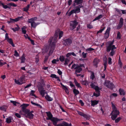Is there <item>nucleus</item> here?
Returning a JSON list of instances; mask_svg holds the SVG:
<instances>
[{
	"mask_svg": "<svg viewBox=\"0 0 126 126\" xmlns=\"http://www.w3.org/2000/svg\"><path fill=\"white\" fill-rule=\"evenodd\" d=\"M57 32L55 34H54V37H50L48 42L49 44L50 48L49 52V54L51 55L53 53L54 50L56 45V43L57 41Z\"/></svg>",
	"mask_w": 126,
	"mask_h": 126,
	"instance_id": "obj_1",
	"label": "nucleus"
},
{
	"mask_svg": "<svg viewBox=\"0 0 126 126\" xmlns=\"http://www.w3.org/2000/svg\"><path fill=\"white\" fill-rule=\"evenodd\" d=\"M29 105L28 104H23L22 105L20 106L21 110L19 111V113L25 116L29 111H30L29 110L26 109V107Z\"/></svg>",
	"mask_w": 126,
	"mask_h": 126,
	"instance_id": "obj_2",
	"label": "nucleus"
},
{
	"mask_svg": "<svg viewBox=\"0 0 126 126\" xmlns=\"http://www.w3.org/2000/svg\"><path fill=\"white\" fill-rule=\"evenodd\" d=\"M74 68L75 69H76L75 73V74H77V73H79L82 70V69L81 68L79 67L78 66V64H73L71 67V69H73Z\"/></svg>",
	"mask_w": 126,
	"mask_h": 126,
	"instance_id": "obj_3",
	"label": "nucleus"
},
{
	"mask_svg": "<svg viewBox=\"0 0 126 126\" xmlns=\"http://www.w3.org/2000/svg\"><path fill=\"white\" fill-rule=\"evenodd\" d=\"M119 112L118 110H113L110 114L111 115V118L113 120H114L119 114Z\"/></svg>",
	"mask_w": 126,
	"mask_h": 126,
	"instance_id": "obj_4",
	"label": "nucleus"
},
{
	"mask_svg": "<svg viewBox=\"0 0 126 126\" xmlns=\"http://www.w3.org/2000/svg\"><path fill=\"white\" fill-rule=\"evenodd\" d=\"M72 42V40L71 38H68L64 39L63 42V45L66 46H70Z\"/></svg>",
	"mask_w": 126,
	"mask_h": 126,
	"instance_id": "obj_5",
	"label": "nucleus"
},
{
	"mask_svg": "<svg viewBox=\"0 0 126 126\" xmlns=\"http://www.w3.org/2000/svg\"><path fill=\"white\" fill-rule=\"evenodd\" d=\"M104 85L111 89H112L114 87V86L113 83L110 81L107 80L105 81L104 83Z\"/></svg>",
	"mask_w": 126,
	"mask_h": 126,
	"instance_id": "obj_6",
	"label": "nucleus"
},
{
	"mask_svg": "<svg viewBox=\"0 0 126 126\" xmlns=\"http://www.w3.org/2000/svg\"><path fill=\"white\" fill-rule=\"evenodd\" d=\"M106 51L108 52H109L110 51V50H111V52L109 53V55L111 56H113L115 54V51L114 49H116V47H115V46H113L112 47H110V50H108L107 47H106Z\"/></svg>",
	"mask_w": 126,
	"mask_h": 126,
	"instance_id": "obj_7",
	"label": "nucleus"
},
{
	"mask_svg": "<svg viewBox=\"0 0 126 126\" xmlns=\"http://www.w3.org/2000/svg\"><path fill=\"white\" fill-rule=\"evenodd\" d=\"M78 24V22H77L76 20L71 21L70 24V30H72L75 28Z\"/></svg>",
	"mask_w": 126,
	"mask_h": 126,
	"instance_id": "obj_8",
	"label": "nucleus"
},
{
	"mask_svg": "<svg viewBox=\"0 0 126 126\" xmlns=\"http://www.w3.org/2000/svg\"><path fill=\"white\" fill-rule=\"evenodd\" d=\"M56 32H57L56 33V34L57 35V37H58V35L59 34V39H61V38L63 37V32L62 31H61L60 29H58L55 31V34Z\"/></svg>",
	"mask_w": 126,
	"mask_h": 126,
	"instance_id": "obj_9",
	"label": "nucleus"
},
{
	"mask_svg": "<svg viewBox=\"0 0 126 126\" xmlns=\"http://www.w3.org/2000/svg\"><path fill=\"white\" fill-rule=\"evenodd\" d=\"M101 88H100L98 86H96L95 87L94 89L95 90V92L97 93H95L94 92L93 93V96L97 97L100 95V90H101Z\"/></svg>",
	"mask_w": 126,
	"mask_h": 126,
	"instance_id": "obj_10",
	"label": "nucleus"
},
{
	"mask_svg": "<svg viewBox=\"0 0 126 126\" xmlns=\"http://www.w3.org/2000/svg\"><path fill=\"white\" fill-rule=\"evenodd\" d=\"M23 18V16H22L20 17H17L15 19H13L10 18V20L8 21L7 22L9 23H14L18 21L19 20H20V19H22Z\"/></svg>",
	"mask_w": 126,
	"mask_h": 126,
	"instance_id": "obj_11",
	"label": "nucleus"
},
{
	"mask_svg": "<svg viewBox=\"0 0 126 126\" xmlns=\"http://www.w3.org/2000/svg\"><path fill=\"white\" fill-rule=\"evenodd\" d=\"M43 86H41L38 88V90L41 94L43 97L44 96V95L46 93V92H45V90H44Z\"/></svg>",
	"mask_w": 126,
	"mask_h": 126,
	"instance_id": "obj_12",
	"label": "nucleus"
},
{
	"mask_svg": "<svg viewBox=\"0 0 126 126\" xmlns=\"http://www.w3.org/2000/svg\"><path fill=\"white\" fill-rule=\"evenodd\" d=\"M114 42V40H113L112 41H109L107 42L106 43V47H107L108 50H110V47H112L113 46H114L113 45Z\"/></svg>",
	"mask_w": 126,
	"mask_h": 126,
	"instance_id": "obj_13",
	"label": "nucleus"
},
{
	"mask_svg": "<svg viewBox=\"0 0 126 126\" xmlns=\"http://www.w3.org/2000/svg\"><path fill=\"white\" fill-rule=\"evenodd\" d=\"M123 25V19L122 17H121L119 20V23L117 26V29H119L121 28Z\"/></svg>",
	"mask_w": 126,
	"mask_h": 126,
	"instance_id": "obj_14",
	"label": "nucleus"
},
{
	"mask_svg": "<svg viewBox=\"0 0 126 126\" xmlns=\"http://www.w3.org/2000/svg\"><path fill=\"white\" fill-rule=\"evenodd\" d=\"M111 28L110 27H108L107 29L105 32L104 33V38L105 39L108 38L110 34V31Z\"/></svg>",
	"mask_w": 126,
	"mask_h": 126,
	"instance_id": "obj_15",
	"label": "nucleus"
},
{
	"mask_svg": "<svg viewBox=\"0 0 126 126\" xmlns=\"http://www.w3.org/2000/svg\"><path fill=\"white\" fill-rule=\"evenodd\" d=\"M63 120L62 119H58L57 118L53 117L51 120L52 121L53 124L54 125H55L57 124L58 121Z\"/></svg>",
	"mask_w": 126,
	"mask_h": 126,
	"instance_id": "obj_16",
	"label": "nucleus"
},
{
	"mask_svg": "<svg viewBox=\"0 0 126 126\" xmlns=\"http://www.w3.org/2000/svg\"><path fill=\"white\" fill-rule=\"evenodd\" d=\"M46 113L48 118H47L46 119L47 120H50L53 118V115L49 111L46 112Z\"/></svg>",
	"mask_w": 126,
	"mask_h": 126,
	"instance_id": "obj_17",
	"label": "nucleus"
},
{
	"mask_svg": "<svg viewBox=\"0 0 126 126\" xmlns=\"http://www.w3.org/2000/svg\"><path fill=\"white\" fill-rule=\"evenodd\" d=\"M99 60L97 58H95L93 61V64L94 66L96 67H97V64L99 63Z\"/></svg>",
	"mask_w": 126,
	"mask_h": 126,
	"instance_id": "obj_18",
	"label": "nucleus"
},
{
	"mask_svg": "<svg viewBox=\"0 0 126 126\" xmlns=\"http://www.w3.org/2000/svg\"><path fill=\"white\" fill-rule=\"evenodd\" d=\"M34 116V115L31 113L30 112V111H29L26 116H25L26 117L29 118L30 119H32L33 118Z\"/></svg>",
	"mask_w": 126,
	"mask_h": 126,
	"instance_id": "obj_19",
	"label": "nucleus"
},
{
	"mask_svg": "<svg viewBox=\"0 0 126 126\" xmlns=\"http://www.w3.org/2000/svg\"><path fill=\"white\" fill-rule=\"evenodd\" d=\"M78 11L77 8L76 9H73L72 10L68 13V15L69 16H70L72 14L74 13H79L78 12Z\"/></svg>",
	"mask_w": 126,
	"mask_h": 126,
	"instance_id": "obj_20",
	"label": "nucleus"
},
{
	"mask_svg": "<svg viewBox=\"0 0 126 126\" xmlns=\"http://www.w3.org/2000/svg\"><path fill=\"white\" fill-rule=\"evenodd\" d=\"M71 123L68 124L65 122H63L62 123L60 124V126H71Z\"/></svg>",
	"mask_w": 126,
	"mask_h": 126,
	"instance_id": "obj_21",
	"label": "nucleus"
},
{
	"mask_svg": "<svg viewBox=\"0 0 126 126\" xmlns=\"http://www.w3.org/2000/svg\"><path fill=\"white\" fill-rule=\"evenodd\" d=\"M60 84L62 86V88L64 90L67 94H68L69 90L65 86L63 85L61 82Z\"/></svg>",
	"mask_w": 126,
	"mask_h": 126,
	"instance_id": "obj_22",
	"label": "nucleus"
},
{
	"mask_svg": "<svg viewBox=\"0 0 126 126\" xmlns=\"http://www.w3.org/2000/svg\"><path fill=\"white\" fill-rule=\"evenodd\" d=\"M50 77L53 78L57 79V80L58 81H61L59 78L58 77H57L56 75L55 74H51V75Z\"/></svg>",
	"mask_w": 126,
	"mask_h": 126,
	"instance_id": "obj_23",
	"label": "nucleus"
},
{
	"mask_svg": "<svg viewBox=\"0 0 126 126\" xmlns=\"http://www.w3.org/2000/svg\"><path fill=\"white\" fill-rule=\"evenodd\" d=\"M98 103V101H97L96 100H91V105L92 106H94L95 105H97Z\"/></svg>",
	"mask_w": 126,
	"mask_h": 126,
	"instance_id": "obj_24",
	"label": "nucleus"
},
{
	"mask_svg": "<svg viewBox=\"0 0 126 126\" xmlns=\"http://www.w3.org/2000/svg\"><path fill=\"white\" fill-rule=\"evenodd\" d=\"M83 0H74V2L76 3V5H78L81 4Z\"/></svg>",
	"mask_w": 126,
	"mask_h": 126,
	"instance_id": "obj_25",
	"label": "nucleus"
},
{
	"mask_svg": "<svg viewBox=\"0 0 126 126\" xmlns=\"http://www.w3.org/2000/svg\"><path fill=\"white\" fill-rule=\"evenodd\" d=\"M39 24V23H36L35 22H33L31 24V27L34 28H35L36 26Z\"/></svg>",
	"mask_w": 126,
	"mask_h": 126,
	"instance_id": "obj_26",
	"label": "nucleus"
},
{
	"mask_svg": "<svg viewBox=\"0 0 126 126\" xmlns=\"http://www.w3.org/2000/svg\"><path fill=\"white\" fill-rule=\"evenodd\" d=\"M7 40L9 44L12 45L13 47H15V45L14 44L11 38H9Z\"/></svg>",
	"mask_w": 126,
	"mask_h": 126,
	"instance_id": "obj_27",
	"label": "nucleus"
},
{
	"mask_svg": "<svg viewBox=\"0 0 126 126\" xmlns=\"http://www.w3.org/2000/svg\"><path fill=\"white\" fill-rule=\"evenodd\" d=\"M104 26V24H103L102 25V26L101 27V29L98 31L97 32V34H98L99 33H101L104 30L105 28V27H103V26Z\"/></svg>",
	"mask_w": 126,
	"mask_h": 126,
	"instance_id": "obj_28",
	"label": "nucleus"
},
{
	"mask_svg": "<svg viewBox=\"0 0 126 126\" xmlns=\"http://www.w3.org/2000/svg\"><path fill=\"white\" fill-rule=\"evenodd\" d=\"M119 92L120 93V94L121 95H124L125 94V93L124 92V90L123 89L121 88L119 89Z\"/></svg>",
	"mask_w": 126,
	"mask_h": 126,
	"instance_id": "obj_29",
	"label": "nucleus"
},
{
	"mask_svg": "<svg viewBox=\"0 0 126 126\" xmlns=\"http://www.w3.org/2000/svg\"><path fill=\"white\" fill-rule=\"evenodd\" d=\"M74 82L75 83L76 85L78 88H81V87L80 86V84L77 81L76 79L75 78L74 79Z\"/></svg>",
	"mask_w": 126,
	"mask_h": 126,
	"instance_id": "obj_30",
	"label": "nucleus"
},
{
	"mask_svg": "<svg viewBox=\"0 0 126 126\" xmlns=\"http://www.w3.org/2000/svg\"><path fill=\"white\" fill-rule=\"evenodd\" d=\"M83 117H84V118L86 119L87 120H89L90 118V116L86 114H84Z\"/></svg>",
	"mask_w": 126,
	"mask_h": 126,
	"instance_id": "obj_31",
	"label": "nucleus"
},
{
	"mask_svg": "<svg viewBox=\"0 0 126 126\" xmlns=\"http://www.w3.org/2000/svg\"><path fill=\"white\" fill-rule=\"evenodd\" d=\"M45 98L48 101H51L53 100L52 98L50 97L48 95H47L46 96H45Z\"/></svg>",
	"mask_w": 126,
	"mask_h": 126,
	"instance_id": "obj_32",
	"label": "nucleus"
},
{
	"mask_svg": "<svg viewBox=\"0 0 126 126\" xmlns=\"http://www.w3.org/2000/svg\"><path fill=\"white\" fill-rule=\"evenodd\" d=\"M20 59L21 60V63H24L25 60V56L24 55V54H23L22 56L20 58Z\"/></svg>",
	"mask_w": 126,
	"mask_h": 126,
	"instance_id": "obj_33",
	"label": "nucleus"
},
{
	"mask_svg": "<svg viewBox=\"0 0 126 126\" xmlns=\"http://www.w3.org/2000/svg\"><path fill=\"white\" fill-rule=\"evenodd\" d=\"M103 16L102 15H99L98 16L96 17L93 20V21H94L95 20L100 19Z\"/></svg>",
	"mask_w": 126,
	"mask_h": 126,
	"instance_id": "obj_34",
	"label": "nucleus"
},
{
	"mask_svg": "<svg viewBox=\"0 0 126 126\" xmlns=\"http://www.w3.org/2000/svg\"><path fill=\"white\" fill-rule=\"evenodd\" d=\"M83 7L82 4H80L78 5V6L76 7V8L77 9L78 11V12H80V8H83Z\"/></svg>",
	"mask_w": 126,
	"mask_h": 126,
	"instance_id": "obj_35",
	"label": "nucleus"
},
{
	"mask_svg": "<svg viewBox=\"0 0 126 126\" xmlns=\"http://www.w3.org/2000/svg\"><path fill=\"white\" fill-rule=\"evenodd\" d=\"M73 92L75 96H76L79 93V91L75 89H73Z\"/></svg>",
	"mask_w": 126,
	"mask_h": 126,
	"instance_id": "obj_36",
	"label": "nucleus"
},
{
	"mask_svg": "<svg viewBox=\"0 0 126 126\" xmlns=\"http://www.w3.org/2000/svg\"><path fill=\"white\" fill-rule=\"evenodd\" d=\"M12 118L11 117H9L6 119V122L8 123H10L11 122V119Z\"/></svg>",
	"mask_w": 126,
	"mask_h": 126,
	"instance_id": "obj_37",
	"label": "nucleus"
},
{
	"mask_svg": "<svg viewBox=\"0 0 126 126\" xmlns=\"http://www.w3.org/2000/svg\"><path fill=\"white\" fill-rule=\"evenodd\" d=\"M31 103L33 105L36 106L39 108H42V107L39 104H37V103H35L33 102L32 101H31Z\"/></svg>",
	"mask_w": 126,
	"mask_h": 126,
	"instance_id": "obj_38",
	"label": "nucleus"
},
{
	"mask_svg": "<svg viewBox=\"0 0 126 126\" xmlns=\"http://www.w3.org/2000/svg\"><path fill=\"white\" fill-rule=\"evenodd\" d=\"M30 5L29 4L27 6L24 8H23V9H24L23 11L25 12L29 10V9L30 7Z\"/></svg>",
	"mask_w": 126,
	"mask_h": 126,
	"instance_id": "obj_39",
	"label": "nucleus"
},
{
	"mask_svg": "<svg viewBox=\"0 0 126 126\" xmlns=\"http://www.w3.org/2000/svg\"><path fill=\"white\" fill-rule=\"evenodd\" d=\"M25 76H22L19 79V80L21 82H24L23 81L25 79Z\"/></svg>",
	"mask_w": 126,
	"mask_h": 126,
	"instance_id": "obj_40",
	"label": "nucleus"
},
{
	"mask_svg": "<svg viewBox=\"0 0 126 126\" xmlns=\"http://www.w3.org/2000/svg\"><path fill=\"white\" fill-rule=\"evenodd\" d=\"M26 27L25 26L23 27L22 28V32L24 34H25L26 33V31L25 30Z\"/></svg>",
	"mask_w": 126,
	"mask_h": 126,
	"instance_id": "obj_41",
	"label": "nucleus"
},
{
	"mask_svg": "<svg viewBox=\"0 0 126 126\" xmlns=\"http://www.w3.org/2000/svg\"><path fill=\"white\" fill-rule=\"evenodd\" d=\"M6 106H3L2 107H0V110H2L4 111L5 112L6 111Z\"/></svg>",
	"mask_w": 126,
	"mask_h": 126,
	"instance_id": "obj_42",
	"label": "nucleus"
},
{
	"mask_svg": "<svg viewBox=\"0 0 126 126\" xmlns=\"http://www.w3.org/2000/svg\"><path fill=\"white\" fill-rule=\"evenodd\" d=\"M121 34L120 32L118 31L117 32V37L116 39H120L121 38Z\"/></svg>",
	"mask_w": 126,
	"mask_h": 126,
	"instance_id": "obj_43",
	"label": "nucleus"
},
{
	"mask_svg": "<svg viewBox=\"0 0 126 126\" xmlns=\"http://www.w3.org/2000/svg\"><path fill=\"white\" fill-rule=\"evenodd\" d=\"M17 25V27H15V28H11V29L15 32L16 31H18L20 28L18 25Z\"/></svg>",
	"mask_w": 126,
	"mask_h": 126,
	"instance_id": "obj_44",
	"label": "nucleus"
},
{
	"mask_svg": "<svg viewBox=\"0 0 126 126\" xmlns=\"http://www.w3.org/2000/svg\"><path fill=\"white\" fill-rule=\"evenodd\" d=\"M15 82L17 84H18V85H21L22 84H23L24 82H20L19 80H16V79H15Z\"/></svg>",
	"mask_w": 126,
	"mask_h": 126,
	"instance_id": "obj_45",
	"label": "nucleus"
},
{
	"mask_svg": "<svg viewBox=\"0 0 126 126\" xmlns=\"http://www.w3.org/2000/svg\"><path fill=\"white\" fill-rule=\"evenodd\" d=\"M65 58L63 56H60L59 58V60L60 61L63 62L64 61Z\"/></svg>",
	"mask_w": 126,
	"mask_h": 126,
	"instance_id": "obj_46",
	"label": "nucleus"
},
{
	"mask_svg": "<svg viewBox=\"0 0 126 126\" xmlns=\"http://www.w3.org/2000/svg\"><path fill=\"white\" fill-rule=\"evenodd\" d=\"M8 5L10 6H13V7H16L17 6V5L16 4H15L13 3H9Z\"/></svg>",
	"mask_w": 126,
	"mask_h": 126,
	"instance_id": "obj_47",
	"label": "nucleus"
},
{
	"mask_svg": "<svg viewBox=\"0 0 126 126\" xmlns=\"http://www.w3.org/2000/svg\"><path fill=\"white\" fill-rule=\"evenodd\" d=\"M69 60L67 58L65 59V63L64 64L65 65H67L68 64V63L69 62Z\"/></svg>",
	"mask_w": 126,
	"mask_h": 126,
	"instance_id": "obj_48",
	"label": "nucleus"
},
{
	"mask_svg": "<svg viewBox=\"0 0 126 126\" xmlns=\"http://www.w3.org/2000/svg\"><path fill=\"white\" fill-rule=\"evenodd\" d=\"M77 112L78 114L79 115H80L82 116L83 117V116L84 115L85 113H84L81 112L80 111H77Z\"/></svg>",
	"mask_w": 126,
	"mask_h": 126,
	"instance_id": "obj_49",
	"label": "nucleus"
},
{
	"mask_svg": "<svg viewBox=\"0 0 126 126\" xmlns=\"http://www.w3.org/2000/svg\"><path fill=\"white\" fill-rule=\"evenodd\" d=\"M121 118L120 117H119L115 120V122L116 123H118L120 120L121 119Z\"/></svg>",
	"mask_w": 126,
	"mask_h": 126,
	"instance_id": "obj_50",
	"label": "nucleus"
},
{
	"mask_svg": "<svg viewBox=\"0 0 126 126\" xmlns=\"http://www.w3.org/2000/svg\"><path fill=\"white\" fill-rule=\"evenodd\" d=\"M111 104L112 105V107L113 109V110H117L116 107L112 102H111Z\"/></svg>",
	"mask_w": 126,
	"mask_h": 126,
	"instance_id": "obj_51",
	"label": "nucleus"
},
{
	"mask_svg": "<svg viewBox=\"0 0 126 126\" xmlns=\"http://www.w3.org/2000/svg\"><path fill=\"white\" fill-rule=\"evenodd\" d=\"M33 19L32 18H31L30 19H29L28 20V22L31 24L32 22H34Z\"/></svg>",
	"mask_w": 126,
	"mask_h": 126,
	"instance_id": "obj_52",
	"label": "nucleus"
},
{
	"mask_svg": "<svg viewBox=\"0 0 126 126\" xmlns=\"http://www.w3.org/2000/svg\"><path fill=\"white\" fill-rule=\"evenodd\" d=\"M48 56H46L44 58V63H45L47 62V61L48 60Z\"/></svg>",
	"mask_w": 126,
	"mask_h": 126,
	"instance_id": "obj_53",
	"label": "nucleus"
},
{
	"mask_svg": "<svg viewBox=\"0 0 126 126\" xmlns=\"http://www.w3.org/2000/svg\"><path fill=\"white\" fill-rule=\"evenodd\" d=\"M90 24L91 23L87 25V27L89 29H91L93 28V26L92 25H91Z\"/></svg>",
	"mask_w": 126,
	"mask_h": 126,
	"instance_id": "obj_54",
	"label": "nucleus"
},
{
	"mask_svg": "<svg viewBox=\"0 0 126 126\" xmlns=\"http://www.w3.org/2000/svg\"><path fill=\"white\" fill-rule=\"evenodd\" d=\"M103 60L104 62V65H107V59L106 58H104L103 59Z\"/></svg>",
	"mask_w": 126,
	"mask_h": 126,
	"instance_id": "obj_55",
	"label": "nucleus"
},
{
	"mask_svg": "<svg viewBox=\"0 0 126 126\" xmlns=\"http://www.w3.org/2000/svg\"><path fill=\"white\" fill-rule=\"evenodd\" d=\"M14 55V56L16 57L19 56V54L16 50L15 51V53Z\"/></svg>",
	"mask_w": 126,
	"mask_h": 126,
	"instance_id": "obj_56",
	"label": "nucleus"
},
{
	"mask_svg": "<svg viewBox=\"0 0 126 126\" xmlns=\"http://www.w3.org/2000/svg\"><path fill=\"white\" fill-rule=\"evenodd\" d=\"M11 102L13 103L14 105L15 106H16V104H19V103L16 102L15 101H14L12 100L10 101Z\"/></svg>",
	"mask_w": 126,
	"mask_h": 126,
	"instance_id": "obj_57",
	"label": "nucleus"
},
{
	"mask_svg": "<svg viewBox=\"0 0 126 126\" xmlns=\"http://www.w3.org/2000/svg\"><path fill=\"white\" fill-rule=\"evenodd\" d=\"M111 58L109 57L108 58V63L110 64H111L112 63Z\"/></svg>",
	"mask_w": 126,
	"mask_h": 126,
	"instance_id": "obj_58",
	"label": "nucleus"
},
{
	"mask_svg": "<svg viewBox=\"0 0 126 126\" xmlns=\"http://www.w3.org/2000/svg\"><path fill=\"white\" fill-rule=\"evenodd\" d=\"M81 84L84 85H87V82L85 81L82 80L81 81Z\"/></svg>",
	"mask_w": 126,
	"mask_h": 126,
	"instance_id": "obj_59",
	"label": "nucleus"
},
{
	"mask_svg": "<svg viewBox=\"0 0 126 126\" xmlns=\"http://www.w3.org/2000/svg\"><path fill=\"white\" fill-rule=\"evenodd\" d=\"M59 61V60H56V59H54L52 61V63L53 64H55L56 63V62H58Z\"/></svg>",
	"mask_w": 126,
	"mask_h": 126,
	"instance_id": "obj_60",
	"label": "nucleus"
},
{
	"mask_svg": "<svg viewBox=\"0 0 126 126\" xmlns=\"http://www.w3.org/2000/svg\"><path fill=\"white\" fill-rule=\"evenodd\" d=\"M100 76L102 79H104L105 78V74L104 73H102L100 74Z\"/></svg>",
	"mask_w": 126,
	"mask_h": 126,
	"instance_id": "obj_61",
	"label": "nucleus"
},
{
	"mask_svg": "<svg viewBox=\"0 0 126 126\" xmlns=\"http://www.w3.org/2000/svg\"><path fill=\"white\" fill-rule=\"evenodd\" d=\"M90 78L91 79H94L95 78V76H94V73H92L91 75Z\"/></svg>",
	"mask_w": 126,
	"mask_h": 126,
	"instance_id": "obj_62",
	"label": "nucleus"
},
{
	"mask_svg": "<svg viewBox=\"0 0 126 126\" xmlns=\"http://www.w3.org/2000/svg\"><path fill=\"white\" fill-rule=\"evenodd\" d=\"M87 54V53H85L84 52H82V54L83 56V57L84 58H85Z\"/></svg>",
	"mask_w": 126,
	"mask_h": 126,
	"instance_id": "obj_63",
	"label": "nucleus"
},
{
	"mask_svg": "<svg viewBox=\"0 0 126 126\" xmlns=\"http://www.w3.org/2000/svg\"><path fill=\"white\" fill-rule=\"evenodd\" d=\"M15 115L16 117L18 118H21V116L20 114L18 113H15Z\"/></svg>",
	"mask_w": 126,
	"mask_h": 126,
	"instance_id": "obj_64",
	"label": "nucleus"
}]
</instances>
